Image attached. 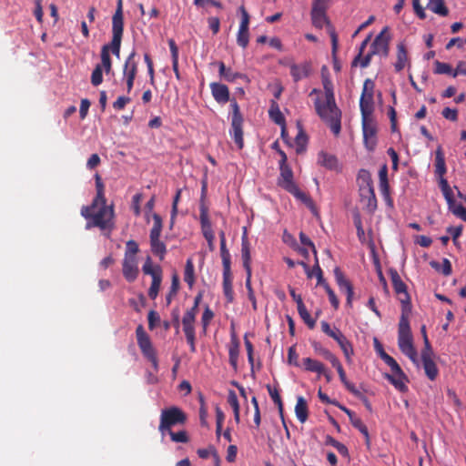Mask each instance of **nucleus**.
I'll return each instance as SVG.
<instances>
[{"label":"nucleus","mask_w":466,"mask_h":466,"mask_svg":"<svg viewBox=\"0 0 466 466\" xmlns=\"http://www.w3.org/2000/svg\"><path fill=\"white\" fill-rule=\"evenodd\" d=\"M152 218L154 220V226L150 230V236H160L163 227L162 218L157 213H154Z\"/></svg>","instance_id":"864d4df0"},{"label":"nucleus","mask_w":466,"mask_h":466,"mask_svg":"<svg viewBox=\"0 0 466 466\" xmlns=\"http://www.w3.org/2000/svg\"><path fill=\"white\" fill-rule=\"evenodd\" d=\"M287 362L289 365H293V366H296V367L299 366V355L296 352V346L295 345L291 346L289 349V350H288Z\"/></svg>","instance_id":"13d9d810"},{"label":"nucleus","mask_w":466,"mask_h":466,"mask_svg":"<svg viewBox=\"0 0 466 466\" xmlns=\"http://www.w3.org/2000/svg\"><path fill=\"white\" fill-rule=\"evenodd\" d=\"M237 42L242 48H246L248 46L249 42L248 28L239 27Z\"/></svg>","instance_id":"8fccbe9b"},{"label":"nucleus","mask_w":466,"mask_h":466,"mask_svg":"<svg viewBox=\"0 0 466 466\" xmlns=\"http://www.w3.org/2000/svg\"><path fill=\"white\" fill-rule=\"evenodd\" d=\"M223 290L228 302L234 300L231 270H223Z\"/></svg>","instance_id":"7c9ffc66"},{"label":"nucleus","mask_w":466,"mask_h":466,"mask_svg":"<svg viewBox=\"0 0 466 466\" xmlns=\"http://www.w3.org/2000/svg\"><path fill=\"white\" fill-rule=\"evenodd\" d=\"M424 343V347L421 350V360H425L426 359H432L433 356H434V352H433V350L431 348V345L430 343V340L428 339V337H425V341H423Z\"/></svg>","instance_id":"052dcab7"},{"label":"nucleus","mask_w":466,"mask_h":466,"mask_svg":"<svg viewBox=\"0 0 466 466\" xmlns=\"http://www.w3.org/2000/svg\"><path fill=\"white\" fill-rule=\"evenodd\" d=\"M184 279L188 284L189 288H192L195 282L194 265L192 260L189 258L187 260L185 266Z\"/></svg>","instance_id":"de8ad7c7"},{"label":"nucleus","mask_w":466,"mask_h":466,"mask_svg":"<svg viewBox=\"0 0 466 466\" xmlns=\"http://www.w3.org/2000/svg\"><path fill=\"white\" fill-rule=\"evenodd\" d=\"M179 289V277L177 273H174L171 280L170 290L166 296L167 305H169L173 299V298L177 294Z\"/></svg>","instance_id":"37998d69"},{"label":"nucleus","mask_w":466,"mask_h":466,"mask_svg":"<svg viewBox=\"0 0 466 466\" xmlns=\"http://www.w3.org/2000/svg\"><path fill=\"white\" fill-rule=\"evenodd\" d=\"M389 275L390 277L392 287L396 294L403 295V298L400 299V301L401 303V314H410L411 302L410 296L407 290V285L401 280L398 271L395 268H390L389 269Z\"/></svg>","instance_id":"0eeeda50"},{"label":"nucleus","mask_w":466,"mask_h":466,"mask_svg":"<svg viewBox=\"0 0 466 466\" xmlns=\"http://www.w3.org/2000/svg\"><path fill=\"white\" fill-rule=\"evenodd\" d=\"M270 119L279 126H284L286 124L285 116L279 109L278 103L275 100H271L270 107L268 110Z\"/></svg>","instance_id":"2f4dec72"},{"label":"nucleus","mask_w":466,"mask_h":466,"mask_svg":"<svg viewBox=\"0 0 466 466\" xmlns=\"http://www.w3.org/2000/svg\"><path fill=\"white\" fill-rule=\"evenodd\" d=\"M167 433L169 434L171 441L174 442L187 443L189 441V438L186 431H179L177 432L170 431Z\"/></svg>","instance_id":"603ef678"},{"label":"nucleus","mask_w":466,"mask_h":466,"mask_svg":"<svg viewBox=\"0 0 466 466\" xmlns=\"http://www.w3.org/2000/svg\"><path fill=\"white\" fill-rule=\"evenodd\" d=\"M299 317L303 319L305 324L309 328L313 329L316 325V319H312L309 311L307 310L304 304L297 307Z\"/></svg>","instance_id":"a19ab883"},{"label":"nucleus","mask_w":466,"mask_h":466,"mask_svg":"<svg viewBox=\"0 0 466 466\" xmlns=\"http://www.w3.org/2000/svg\"><path fill=\"white\" fill-rule=\"evenodd\" d=\"M449 209L457 217L461 218L466 222V208L461 204L454 205L452 208H449Z\"/></svg>","instance_id":"338daca9"},{"label":"nucleus","mask_w":466,"mask_h":466,"mask_svg":"<svg viewBox=\"0 0 466 466\" xmlns=\"http://www.w3.org/2000/svg\"><path fill=\"white\" fill-rule=\"evenodd\" d=\"M425 374L429 380H434L438 376V368L432 359L421 360Z\"/></svg>","instance_id":"c9c22d12"},{"label":"nucleus","mask_w":466,"mask_h":466,"mask_svg":"<svg viewBox=\"0 0 466 466\" xmlns=\"http://www.w3.org/2000/svg\"><path fill=\"white\" fill-rule=\"evenodd\" d=\"M279 170L280 176L278 179V186L292 194L296 198L304 203L307 207L314 208V203L310 197L302 192L293 180V171L287 164V155L284 151H280Z\"/></svg>","instance_id":"7ed1b4c3"},{"label":"nucleus","mask_w":466,"mask_h":466,"mask_svg":"<svg viewBox=\"0 0 466 466\" xmlns=\"http://www.w3.org/2000/svg\"><path fill=\"white\" fill-rule=\"evenodd\" d=\"M434 65H435V69H434L435 74H439V75L446 74V75L452 76L453 69L450 64L440 62V61L436 60L434 62Z\"/></svg>","instance_id":"3c124183"},{"label":"nucleus","mask_w":466,"mask_h":466,"mask_svg":"<svg viewBox=\"0 0 466 466\" xmlns=\"http://www.w3.org/2000/svg\"><path fill=\"white\" fill-rule=\"evenodd\" d=\"M334 339L337 341L341 350L343 351L347 362L350 363L351 356L354 354L353 346L351 342L346 338V336L342 332L337 333V337Z\"/></svg>","instance_id":"aec40b11"},{"label":"nucleus","mask_w":466,"mask_h":466,"mask_svg":"<svg viewBox=\"0 0 466 466\" xmlns=\"http://www.w3.org/2000/svg\"><path fill=\"white\" fill-rule=\"evenodd\" d=\"M427 7L436 15L441 16H447L449 9L445 5L444 0H430Z\"/></svg>","instance_id":"f704fd0d"},{"label":"nucleus","mask_w":466,"mask_h":466,"mask_svg":"<svg viewBox=\"0 0 466 466\" xmlns=\"http://www.w3.org/2000/svg\"><path fill=\"white\" fill-rule=\"evenodd\" d=\"M318 163L328 169L336 170L338 167V159L334 155L328 154L324 151L319 153Z\"/></svg>","instance_id":"c756f323"},{"label":"nucleus","mask_w":466,"mask_h":466,"mask_svg":"<svg viewBox=\"0 0 466 466\" xmlns=\"http://www.w3.org/2000/svg\"><path fill=\"white\" fill-rule=\"evenodd\" d=\"M441 115L444 118L455 122L458 120V110L456 108L445 107Z\"/></svg>","instance_id":"69168bd1"},{"label":"nucleus","mask_w":466,"mask_h":466,"mask_svg":"<svg viewBox=\"0 0 466 466\" xmlns=\"http://www.w3.org/2000/svg\"><path fill=\"white\" fill-rule=\"evenodd\" d=\"M210 89L214 99L219 104H226L230 100L228 87L221 83H211Z\"/></svg>","instance_id":"2eb2a0df"},{"label":"nucleus","mask_w":466,"mask_h":466,"mask_svg":"<svg viewBox=\"0 0 466 466\" xmlns=\"http://www.w3.org/2000/svg\"><path fill=\"white\" fill-rule=\"evenodd\" d=\"M162 281V274L157 273V275L153 276L152 283L148 289V296L151 299H155L157 297L160 285Z\"/></svg>","instance_id":"79ce46f5"},{"label":"nucleus","mask_w":466,"mask_h":466,"mask_svg":"<svg viewBox=\"0 0 466 466\" xmlns=\"http://www.w3.org/2000/svg\"><path fill=\"white\" fill-rule=\"evenodd\" d=\"M359 190L361 188L373 187V181L370 173L366 169H360L358 174Z\"/></svg>","instance_id":"4c0bfd02"},{"label":"nucleus","mask_w":466,"mask_h":466,"mask_svg":"<svg viewBox=\"0 0 466 466\" xmlns=\"http://www.w3.org/2000/svg\"><path fill=\"white\" fill-rule=\"evenodd\" d=\"M136 336L138 347L143 356L147 359L155 369H157V358L156 350L153 347L149 335L145 331L144 327L140 324L136 329Z\"/></svg>","instance_id":"6e6552de"},{"label":"nucleus","mask_w":466,"mask_h":466,"mask_svg":"<svg viewBox=\"0 0 466 466\" xmlns=\"http://www.w3.org/2000/svg\"><path fill=\"white\" fill-rule=\"evenodd\" d=\"M311 72V63L304 62L301 65L293 64L290 66V74L294 82H299L302 77H308Z\"/></svg>","instance_id":"a211bd4d"},{"label":"nucleus","mask_w":466,"mask_h":466,"mask_svg":"<svg viewBox=\"0 0 466 466\" xmlns=\"http://www.w3.org/2000/svg\"><path fill=\"white\" fill-rule=\"evenodd\" d=\"M123 275L128 282H133L138 275L136 257L125 254L123 261Z\"/></svg>","instance_id":"ddd939ff"},{"label":"nucleus","mask_w":466,"mask_h":466,"mask_svg":"<svg viewBox=\"0 0 466 466\" xmlns=\"http://www.w3.org/2000/svg\"><path fill=\"white\" fill-rule=\"evenodd\" d=\"M96 196L93 199L90 206H84L81 208V215L86 218L91 219L86 223V228L87 229L92 227H97L101 229H112L114 223L112 219L114 218L113 206L106 205V198L104 195V184L102 182L99 174L95 175Z\"/></svg>","instance_id":"f257e3e1"},{"label":"nucleus","mask_w":466,"mask_h":466,"mask_svg":"<svg viewBox=\"0 0 466 466\" xmlns=\"http://www.w3.org/2000/svg\"><path fill=\"white\" fill-rule=\"evenodd\" d=\"M374 88H375V84H374L373 80H371L370 78H367L363 84V90H362L361 96H366V95L370 94L371 96H374Z\"/></svg>","instance_id":"774afa93"},{"label":"nucleus","mask_w":466,"mask_h":466,"mask_svg":"<svg viewBox=\"0 0 466 466\" xmlns=\"http://www.w3.org/2000/svg\"><path fill=\"white\" fill-rule=\"evenodd\" d=\"M214 318V312L209 309L208 306H206L205 310L202 315L201 323L203 326L204 330L207 329L208 326L209 325V322Z\"/></svg>","instance_id":"680f3d73"},{"label":"nucleus","mask_w":466,"mask_h":466,"mask_svg":"<svg viewBox=\"0 0 466 466\" xmlns=\"http://www.w3.org/2000/svg\"><path fill=\"white\" fill-rule=\"evenodd\" d=\"M295 413L298 420L304 423L309 418V410L307 401L303 397H299L295 407Z\"/></svg>","instance_id":"473e14b6"},{"label":"nucleus","mask_w":466,"mask_h":466,"mask_svg":"<svg viewBox=\"0 0 466 466\" xmlns=\"http://www.w3.org/2000/svg\"><path fill=\"white\" fill-rule=\"evenodd\" d=\"M142 270L147 275L153 276L157 275V273L162 274V269L160 266L152 267V260L151 258L148 256L146 259L145 264L143 265Z\"/></svg>","instance_id":"09e8293b"},{"label":"nucleus","mask_w":466,"mask_h":466,"mask_svg":"<svg viewBox=\"0 0 466 466\" xmlns=\"http://www.w3.org/2000/svg\"><path fill=\"white\" fill-rule=\"evenodd\" d=\"M148 319V329L153 330L157 324L160 322V317L158 313L155 310H150L147 316Z\"/></svg>","instance_id":"e2e57ef3"},{"label":"nucleus","mask_w":466,"mask_h":466,"mask_svg":"<svg viewBox=\"0 0 466 466\" xmlns=\"http://www.w3.org/2000/svg\"><path fill=\"white\" fill-rule=\"evenodd\" d=\"M430 266L444 276H450L452 272L451 264L448 258H443L442 264L436 260L430 261Z\"/></svg>","instance_id":"e433bc0d"},{"label":"nucleus","mask_w":466,"mask_h":466,"mask_svg":"<svg viewBox=\"0 0 466 466\" xmlns=\"http://www.w3.org/2000/svg\"><path fill=\"white\" fill-rule=\"evenodd\" d=\"M303 363L305 370L308 371L316 372L319 375H320L321 372H324V364L319 360H313L311 358H305L303 359Z\"/></svg>","instance_id":"58836bf2"},{"label":"nucleus","mask_w":466,"mask_h":466,"mask_svg":"<svg viewBox=\"0 0 466 466\" xmlns=\"http://www.w3.org/2000/svg\"><path fill=\"white\" fill-rule=\"evenodd\" d=\"M409 61L408 51L405 44L400 42L397 45V61L394 64L395 71L400 72Z\"/></svg>","instance_id":"412c9836"},{"label":"nucleus","mask_w":466,"mask_h":466,"mask_svg":"<svg viewBox=\"0 0 466 466\" xmlns=\"http://www.w3.org/2000/svg\"><path fill=\"white\" fill-rule=\"evenodd\" d=\"M323 88L325 90L326 102L315 101V109L321 120L329 127L332 133L337 137L341 130V110L337 106L333 93V85L326 76L322 77Z\"/></svg>","instance_id":"f03ea898"},{"label":"nucleus","mask_w":466,"mask_h":466,"mask_svg":"<svg viewBox=\"0 0 466 466\" xmlns=\"http://www.w3.org/2000/svg\"><path fill=\"white\" fill-rule=\"evenodd\" d=\"M311 345H312L315 352L319 354V355H321L326 360L332 353L328 349L322 347V345L319 342H318V341H315V340L312 341Z\"/></svg>","instance_id":"0e129e2a"},{"label":"nucleus","mask_w":466,"mask_h":466,"mask_svg":"<svg viewBox=\"0 0 466 466\" xmlns=\"http://www.w3.org/2000/svg\"><path fill=\"white\" fill-rule=\"evenodd\" d=\"M151 251L154 255L158 256L160 260L164 259L167 253V248L164 242L160 241V236H149Z\"/></svg>","instance_id":"c85d7f7f"},{"label":"nucleus","mask_w":466,"mask_h":466,"mask_svg":"<svg viewBox=\"0 0 466 466\" xmlns=\"http://www.w3.org/2000/svg\"><path fill=\"white\" fill-rule=\"evenodd\" d=\"M187 420V416L180 408L170 406L161 410L158 431L164 436L173 427L185 425Z\"/></svg>","instance_id":"39448f33"},{"label":"nucleus","mask_w":466,"mask_h":466,"mask_svg":"<svg viewBox=\"0 0 466 466\" xmlns=\"http://www.w3.org/2000/svg\"><path fill=\"white\" fill-rule=\"evenodd\" d=\"M103 81V68L102 66L97 64L91 75V83L93 86H96L100 85Z\"/></svg>","instance_id":"5fc2aeb1"},{"label":"nucleus","mask_w":466,"mask_h":466,"mask_svg":"<svg viewBox=\"0 0 466 466\" xmlns=\"http://www.w3.org/2000/svg\"><path fill=\"white\" fill-rule=\"evenodd\" d=\"M374 347L380 357L390 367L392 372L399 376L400 378H402L409 381L408 376L403 372L400 365L397 363V361L389 354H387L383 349L382 344L380 342V340L377 338H374Z\"/></svg>","instance_id":"9d476101"},{"label":"nucleus","mask_w":466,"mask_h":466,"mask_svg":"<svg viewBox=\"0 0 466 466\" xmlns=\"http://www.w3.org/2000/svg\"><path fill=\"white\" fill-rule=\"evenodd\" d=\"M220 255L222 258L223 270H231L230 254L226 245H220Z\"/></svg>","instance_id":"6e6d98bb"},{"label":"nucleus","mask_w":466,"mask_h":466,"mask_svg":"<svg viewBox=\"0 0 466 466\" xmlns=\"http://www.w3.org/2000/svg\"><path fill=\"white\" fill-rule=\"evenodd\" d=\"M136 51H133L126 60L124 66V76L126 77H133L136 78L137 72V64L135 61Z\"/></svg>","instance_id":"72a5a7b5"},{"label":"nucleus","mask_w":466,"mask_h":466,"mask_svg":"<svg viewBox=\"0 0 466 466\" xmlns=\"http://www.w3.org/2000/svg\"><path fill=\"white\" fill-rule=\"evenodd\" d=\"M312 25L319 29H321L323 25H326V29L330 36V40L332 41V35H335V38L338 39V35L335 31L333 25L330 20L327 16V15L318 14L315 8H311L310 12Z\"/></svg>","instance_id":"9b49d317"},{"label":"nucleus","mask_w":466,"mask_h":466,"mask_svg":"<svg viewBox=\"0 0 466 466\" xmlns=\"http://www.w3.org/2000/svg\"><path fill=\"white\" fill-rule=\"evenodd\" d=\"M124 21H123V4L122 0H117L116 10L112 17V33L113 37L110 44L106 45L109 47L116 56L119 57L121 40L123 35Z\"/></svg>","instance_id":"423d86ee"},{"label":"nucleus","mask_w":466,"mask_h":466,"mask_svg":"<svg viewBox=\"0 0 466 466\" xmlns=\"http://www.w3.org/2000/svg\"><path fill=\"white\" fill-rule=\"evenodd\" d=\"M267 390L268 391V394L270 395L272 400L274 403L278 406V410L280 415L281 420H283V403L280 398V395L277 389H272L271 386L268 384L267 385Z\"/></svg>","instance_id":"c03bdc74"},{"label":"nucleus","mask_w":466,"mask_h":466,"mask_svg":"<svg viewBox=\"0 0 466 466\" xmlns=\"http://www.w3.org/2000/svg\"><path fill=\"white\" fill-rule=\"evenodd\" d=\"M379 177H380V187L382 195L385 197V198H388L390 202V185L388 181V167L387 165L384 164L380 171H379Z\"/></svg>","instance_id":"cd10ccee"},{"label":"nucleus","mask_w":466,"mask_h":466,"mask_svg":"<svg viewBox=\"0 0 466 466\" xmlns=\"http://www.w3.org/2000/svg\"><path fill=\"white\" fill-rule=\"evenodd\" d=\"M435 174L438 177H443L446 172V164H445V157L444 153L442 150L441 146H439L435 151Z\"/></svg>","instance_id":"bb28decb"},{"label":"nucleus","mask_w":466,"mask_h":466,"mask_svg":"<svg viewBox=\"0 0 466 466\" xmlns=\"http://www.w3.org/2000/svg\"><path fill=\"white\" fill-rule=\"evenodd\" d=\"M200 224L202 233L205 238H215L211 228V222L208 218V208L203 207L202 210H200Z\"/></svg>","instance_id":"5701e85b"},{"label":"nucleus","mask_w":466,"mask_h":466,"mask_svg":"<svg viewBox=\"0 0 466 466\" xmlns=\"http://www.w3.org/2000/svg\"><path fill=\"white\" fill-rule=\"evenodd\" d=\"M384 378L389 380L397 390H399L400 392H407L408 387L404 383V381H407L406 380L400 378H396L394 375H391L390 373H385Z\"/></svg>","instance_id":"ea45409f"},{"label":"nucleus","mask_w":466,"mask_h":466,"mask_svg":"<svg viewBox=\"0 0 466 466\" xmlns=\"http://www.w3.org/2000/svg\"><path fill=\"white\" fill-rule=\"evenodd\" d=\"M245 285L248 289V299L252 302L253 309L256 310L257 309V301H256L254 291H253V289L251 286V275H247Z\"/></svg>","instance_id":"bf43d9fd"},{"label":"nucleus","mask_w":466,"mask_h":466,"mask_svg":"<svg viewBox=\"0 0 466 466\" xmlns=\"http://www.w3.org/2000/svg\"><path fill=\"white\" fill-rule=\"evenodd\" d=\"M410 314H401L399 323V347L403 354L418 365V353L413 346L411 329L409 322Z\"/></svg>","instance_id":"20e7f679"},{"label":"nucleus","mask_w":466,"mask_h":466,"mask_svg":"<svg viewBox=\"0 0 466 466\" xmlns=\"http://www.w3.org/2000/svg\"><path fill=\"white\" fill-rule=\"evenodd\" d=\"M243 122H244V118L232 119V121H231L234 141L237 144L238 149H242L243 146H244L243 129H242Z\"/></svg>","instance_id":"393cba45"},{"label":"nucleus","mask_w":466,"mask_h":466,"mask_svg":"<svg viewBox=\"0 0 466 466\" xmlns=\"http://www.w3.org/2000/svg\"><path fill=\"white\" fill-rule=\"evenodd\" d=\"M360 108L361 112V117L373 116L372 114L374 111V99L370 94L360 96Z\"/></svg>","instance_id":"a878e982"},{"label":"nucleus","mask_w":466,"mask_h":466,"mask_svg":"<svg viewBox=\"0 0 466 466\" xmlns=\"http://www.w3.org/2000/svg\"><path fill=\"white\" fill-rule=\"evenodd\" d=\"M195 319H196L192 318V316L184 315V317L182 319V325H183V330H184L185 334H189V333L195 332V328H194Z\"/></svg>","instance_id":"4d7b16f0"},{"label":"nucleus","mask_w":466,"mask_h":466,"mask_svg":"<svg viewBox=\"0 0 466 466\" xmlns=\"http://www.w3.org/2000/svg\"><path fill=\"white\" fill-rule=\"evenodd\" d=\"M361 118L365 147L369 151H373L377 145V123L373 116H363Z\"/></svg>","instance_id":"1a4fd4ad"},{"label":"nucleus","mask_w":466,"mask_h":466,"mask_svg":"<svg viewBox=\"0 0 466 466\" xmlns=\"http://www.w3.org/2000/svg\"><path fill=\"white\" fill-rule=\"evenodd\" d=\"M334 276L337 281V284L340 289H345L346 294H347V306L352 307V299H353V286L350 283V280H348L343 272L341 271L340 268L336 267L334 268Z\"/></svg>","instance_id":"f8f14e48"},{"label":"nucleus","mask_w":466,"mask_h":466,"mask_svg":"<svg viewBox=\"0 0 466 466\" xmlns=\"http://www.w3.org/2000/svg\"><path fill=\"white\" fill-rule=\"evenodd\" d=\"M229 363L235 371L238 370V359L239 354V341L233 332L231 335V343L228 350Z\"/></svg>","instance_id":"4be33fe9"},{"label":"nucleus","mask_w":466,"mask_h":466,"mask_svg":"<svg viewBox=\"0 0 466 466\" xmlns=\"http://www.w3.org/2000/svg\"><path fill=\"white\" fill-rule=\"evenodd\" d=\"M218 66V74L219 76L225 79L228 82H234L238 78H241L247 83L249 82V78L247 75L241 74L238 72H233L230 67H226L225 64L222 61L217 63Z\"/></svg>","instance_id":"dca6fc26"},{"label":"nucleus","mask_w":466,"mask_h":466,"mask_svg":"<svg viewBox=\"0 0 466 466\" xmlns=\"http://www.w3.org/2000/svg\"><path fill=\"white\" fill-rule=\"evenodd\" d=\"M339 49V39L335 38V35H332V41H331V56L333 61V68L336 72H339L341 70V65L339 61L337 53Z\"/></svg>","instance_id":"a18cd8bd"},{"label":"nucleus","mask_w":466,"mask_h":466,"mask_svg":"<svg viewBox=\"0 0 466 466\" xmlns=\"http://www.w3.org/2000/svg\"><path fill=\"white\" fill-rule=\"evenodd\" d=\"M241 256L243 260V267L246 270L247 275H251V256L249 241L247 236V230L244 229V233L241 239Z\"/></svg>","instance_id":"f3484780"},{"label":"nucleus","mask_w":466,"mask_h":466,"mask_svg":"<svg viewBox=\"0 0 466 466\" xmlns=\"http://www.w3.org/2000/svg\"><path fill=\"white\" fill-rule=\"evenodd\" d=\"M106 73H109L112 68V62L109 55V47L103 46L101 49V64Z\"/></svg>","instance_id":"49530a36"},{"label":"nucleus","mask_w":466,"mask_h":466,"mask_svg":"<svg viewBox=\"0 0 466 466\" xmlns=\"http://www.w3.org/2000/svg\"><path fill=\"white\" fill-rule=\"evenodd\" d=\"M360 191V199L366 203V207L370 212H373L377 208V199L373 187H364Z\"/></svg>","instance_id":"6ab92c4d"},{"label":"nucleus","mask_w":466,"mask_h":466,"mask_svg":"<svg viewBox=\"0 0 466 466\" xmlns=\"http://www.w3.org/2000/svg\"><path fill=\"white\" fill-rule=\"evenodd\" d=\"M391 35L389 26H385L380 33L373 40V44L378 46V49L384 57H387L390 53V42Z\"/></svg>","instance_id":"4468645a"},{"label":"nucleus","mask_w":466,"mask_h":466,"mask_svg":"<svg viewBox=\"0 0 466 466\" xmlns=\"http://www.w3.org/2000/svg\"><path fill=\"white\" fill-rule=\"evenodd\" d=\"M297 127H298V135L295 138V143L297 145L296 152L297 154H302L306 151L307 144H308V135L303 129V126L300 121H297Z\"/></svg>","instance_id":"b1692460"}]
</instances>
